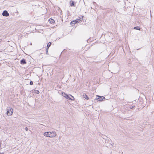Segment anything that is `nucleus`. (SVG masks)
<instances>
[{
    "label": "nucleus",
    "instance_id": "1",
    "mask_svg": "<svg viewBox=\"0 0 154 154\" xmlns=\"http://www.w3.org/2000/svg\"><path fill=\"white\" fill-rule=\"evenodd\" d=\"M44 135L47 137H53L56 136V134L54 132H46L44 133Z\"/></svg>",
    "mask_w": 154,
    "mask_h": 154
},
{
    "label": "nucleus",
    "instance_id": "2",
    "mask_svg": "<svg viewBox=\"0 0 154 154\" xmlns=\"http://www.w3.org/2000/svg\"><path fill=\"white\" fill-rule=\"evenodd\" d=\"M62 95L63 96L66 97L68 99L71 100H74V98L71 95H68L64 92L62 93Z\"/></svg>",
    "mask_w": 154,
    "mask_h": 154
},
{
    "label": "nucleus",
    "instance_id": "3",
    "mask_svg": "<svg viewBox=\"0 0 154 154\" xmlns=\"http://www.w3.org/2000/svg\"><path fill=\"white\" fill-rule=\"evenodd\" d=\"M13 112V109L9 107H8V109H7V112H6L8 116H10L11 115Z\"/></svg>",
    "mask_w": 154,
    "mask_h": 154
},
{
    "label": "nucleus",
    "instance_id": "4",
    "mask_svg": "<svg viewBox=\"0 0 154 154\" xmlns=\"http://www.w3.org/2000/svg\"><path fill=\"white\" fill-rule=\"evenodd\" d=\"M2 15L3 16L8 17L9 15V14L7 11L5 10L3 11L2 13Z\"/></svg>",
    "mask_w": 154,
    "mask_h": 154
},
{
    "label": "nucleus",
    "instance_id": "5",
    "mask_svg": "<svg viewBox=\"0 0 154 154\" xmlns=\"http://www.w3.org/2000/svg\"><path fill=\"white\" fill-rule=\"evenodd\" d=\"M97 97H98L97 98V100L98 101H102L104 99H105V98L103 97H100L99 96H98Z\"/></svg>",
    "mask_w": 154,
    "mask_h": 154
},
{
    "label": "nucleus",
    "instance_id": "6",
    "mask_svg": "<svg viewBox=\"0 0 154 154\" xmlns=\"http://www.w3.org/2000/svg\"><path fill=\"white\" fill-rule=\"evenodd\" d=\"M20 63L21 64H25L26 63L25 60L24 59H23L20 60Z\"/></svg>",
    "mask_w": 154,
    "mask_h": 154
},
{
    "label": "nucleus",
    "instance_id": "7",
    "mask_svg": "<svg viewBox=\"0 0 154 154\" xmlns=\"http://www.w3.org/2000/svg\"><path fill=\"white\" fill-rule=\"evenodd\" d=\"M82 97L83 98H85L87 100H88L89 99V98L87 95L83 93L82 95Z\"/></svg>",
    "mask_w": 154,
    "mask_h": 154
},
{
    "label": "nucleus",
    "instance_id": "8",
    "mask_svg": "<svg viewBox=\"0 0 154 154\" xmlns=\"http://www.w3.org/2000/svg\"><path fill=\"white\" fill-rule=\"evenodd\" d=\"M48 21H49V23L51 24H54V23L55 22V21L52 19H50Z\"/></svg>",
    "mask_w": 154,
    "mask_h": 154
},
{
    "label": "nucleus",
    "instance_id": "9",
    "mask_svg": "<svg viewBox=\"0 0 154 154\" xmlns=\"http://www.w3.org/2000/svg\"><path fill=\"white\" fill-rule=\"evenodd\" d=\"M75 21L74 20L73 21H72L70 22V24L72 26H73L75 24Z\"/></svg>",
    "mask_w": 154,
    "mask_h": 154
},
{
    "label": "nucleus",
    "instance_id": "10",
    "mask_svg": "<svg viewBox=\"0 0 154 154\" xmlns=\"http://www.w3.org/2000/svg\"><path fill=\"white\" fill-rule=\"evenodd\" d=\"M134 29L138 30H140V29L139 26H136L134 28Z\"/></svg>",
    "mask_w": 154,
    "mask_h": 154
},
{
    "label": "nucleus",
    "instance_id": "11",
    "mask_svg": "<svg viewBox=\"0 0 154 154\" xmlns=\"http://www.w3.org/2000/svg\"><path fill=\"white\" fill-rule=\"evenodd\" d=\"M70 5L71 6H74V2L73 1H71L70 2Z\"/></svg>",
    "mask_w": 154,
    "mask_h": 154
},
{
    "label": "nucleus",
    "instance_id": "12",
    "mask_svg": "<svg viewBox=\"0 0 154 154\" xmlns=\"http://www.w3.org/2000/svg\"><path fill=\"white\" fill-rule=\"evenodd\" d=\"M51 43L50 42H49L47 45V48H48V49L51 46Z\"/></svg>",
    "mask_w": 154,
    "mask_h": 154
},
{
    "label": "nucleus",
    "instance_id": "13",
    "mask_svg": "<svg viewBox=\"0 0 154 154\" xmlns=\"http://www.w3.org/2000/svg\"><path fill=\"white\" fill-rule=\"evenodd\" d=\"M74 21L75 22V23H77L79 22L80 21V19H79L75 20H74Z\"/></svg>",
    "mask_w": 154,
    "mask_h": 154
},
{
    "label": "nucleus",
    "instance_id": "14",
    "mask_svg": "<svg viewBox=\"0 0 154 154\" xmlns=\"http://www.w3.org/2000/svg\"><path fill=\"white\" fill-rule=\"evenodd\" d=\"M35 93L37 94H38L39 93V91L38 90H36L35 91Z\"/></svg>",
    "mask_w": 154,
    "mask_h": 154
},
{
    "label": "nucleus",
    "instance_id": "15",
    "mask_svg": "<svg viewBox=\"0 0 154 154\" xmlns=\"http://www.w3.org/2000/svg\"><path fill=\"white\" fill-rule=\"evenodd\" d=\"M30 85H33V82L32 81H31L30 82Z\"/></svg>",
    "mask_w": 154,
    "mask_h": 154
},
{
    "label": "nucleus",
    "instance_id": "16",
    "mask_svg": "<svg viewBox=\"0 0 154 154\" xmlns=\"http://www.w3.org/2000/svg\"><path fill=\"white\" fill-rule=\"evenodd\" d=\"M48 48H47V49H46V54H48Z\"/></svg>",
    "mask_w": 154,
    "mask_h": 154
},
{
    "label": "nucleus",
    "instance_id": "17",
    "mask_svg": "<svg viewBox=\"0 0 154 154\" xmlns=\"http://www.w3.org/2000/svg\"><path fill=\"white\" fill-rule=\"evenodd\" d=\"M93 5H97L96 3V2H93Z\"/></svg>",
    "mask_w": 154,
    "mask_h": 154
},
{
    "label": "nucleus",
    "instance_id": "18",
    "mask_svg": "<svg viewBox=\"0 0 154 154\" xmlns=\"http://www.w3.org/2000/svg\"><path fill=\"white\" fill-rule=\"evenodd\" d=\"M134 107H135L134 106H130V109H133V108H134Z\"/></svg>",
    "mask_w": 154,
    "mask_h": 154
},
{
    "label": "nucleus",
    "instance_id": "19",
    "mask_svg": "<svg viewBox=\"0 0 154 154\" xmlns=\"http://www.w3.org/2000/svg\"><path fill=\"white\" fill-rule=\"evenodd\" d=\"M25 129L27 131L28 130V128L26 127Z\"/></svg>",
    "mask_w": 154,
    "mask_h": 154
},
{
    "label": "nucleus",
    "instance_id": "20",
    "mask_svg": "<svg viewBox=\"0 0 154 154\" xmlns=\"http://www.w3.org/2000/svg\"><path fill=\"white\" fill-rule=\"evenodd\" d=\"M0 154H4V153L3 152H2L1 153H0Z\"/></svg>",
    "mask_w": 154,
    "mask_h": 154
}]
</instances>
